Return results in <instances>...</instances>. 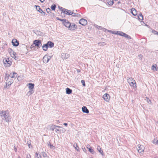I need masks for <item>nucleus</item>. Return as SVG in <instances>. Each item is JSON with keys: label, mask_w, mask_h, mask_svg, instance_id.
Instances as JSON below:
<instances>
[{"label": "nucleus", "mask_w": 158, "mask_h": 158, "mask_svg": "<svg viewBox=\"0 0 158 158\" xmlns=\"http://www.w3.org/2000/svg\"><path fill=\"white\" fill-rule=\"evenodd\" d=\"M63 124L65 126H67L68 125V124L67 123H64Z\"/></svg>", "instance_id": "nucleus-57"}, {"label": "nucleus", "mask_w": 158, "mask_h": 158, "mask_svg": "<svg viewBox=\"0 0 158 158\" xmlns=\"http://www.w3.org/2000/svg\"><path fill=\"white\" fill-rule=\"evenodd\" d=\"M28 87L30 90H32V89L34 88V85L32 83H29Z\"/></svg>", "instance_id": "nucleus-26"}, {"label": "nucleus", "mask_w": 158, "mask_h": 158, "mask_svg": "<svg viewBox=\"0 0 158 158\" xmlns=\"http://www.w3.org/2000/svg\"><path fill=\"white\" fill-rule=\"evenodd\" d=\"M69 29L71 30H74L77 28V26L74 23H70Z\"/></svg>", "instance_id": "nucleus-8"}, {"label": "nucleus", "mask_w": 158, "mask_h": 158, "mask_svg": "<svg viewBox=\"0 0 158 158\" xmlns=\"http://www.w3.org/2000/svg\"><path fill=\"white\" fill-rule=\"evenodd\" d=\"M36 7V9L38 11L39 10H40V7L39 6H35Z\"/></svg>", "instance_id": "nucleus-38"}, {"label": "nucleus", "mask_w": 158, "mask_h": 158, "mask_svg": "<svg viewBox=\"0 0 158 158\" xmlns=\"http://www.w3.org/2000/svg\"><path fill=\"white\" fill-rule=\"evenodd\" d=\"M42 154L44 158H48V156L45 152H42Z\"/></svg>", "instance_id": "nucleus-28"}, {"label": "nucleus", "mask_w": 158, "mask_h": 158, "mask_svg": "<svg viewBox=\"0 0 158 158\" xmlns=\"http://www.w3.org/2000/svg\"><path fill=\"white\" fill-rule=\"evenodd\" d=\"M12 43L14 46L15 47L18 46L19 44V42L15 39H14L12 40Z\"/></svg>", "instance_id": "nucleus-14"}, {"label": "nucleus", "mask_w": 158, "mask_h": 158, "mask_svg": "<svg viewBox=\"0 0 158 158\" xmlns=\"http://www.w3.org/2000/svg\"><path fill=\"white\" fill-rule=\"evenodd\" d=\"M156 64L155 66L154 65H152V69L155 71L157 70L156 68Z\"/></svg>", "instance_id": "nucleus-33"}, {"label": "nucleus", "mask_w": 158, "mask_h": 158, "mask_svg": "<svg viewBox=\"0 0 158 158\" xmlns=\"http://www.w3.org/2000/svg\"><path fill=\"white\" fill-rule=\"evenodd\" d=\"M62 128L61 130V131H62L63 132H64L65 131V129H64L63 128H62H62Z\"/></svg>", "instance_id": "nucleus-49"}, {"label": "nucleus", "mask_w": 158, "mask_h": 158, "mask_svg": "<svg viewBox=\"0 0 158 158\" xmlns=\"http://www.w3.org/2000/svg\"><path fill=\"white\" fill-rule=\"evenodd\" d=\"M107 3L109 5L111 6L113 4V0H107Z\"/></svg>", "instance_id": "nucleus-29"}, {"label": "nucleus", "mask_w": 158, "mask_h": 158, "mask_svg": "<svg viewBox=\"0 0 158 158\" xmlns=\"http://www.w3.org/2000/svg\"><path fill=\"white\" fill-rule=\"evenodd\" d=\"M48 127L49 128V130L52 131H53L56 127L62 128L61 127L53 124L49 125H48Z\"/></svg>", "instance_id": "nucleus-5"}, {"label": "nucleus", "mask_w": 158, "mask_h": 158, "mask_svg": "<svg viewBox=\"0 0 158 158\" xmlns=\"http://www.w3.org/2000/svg\"><path fill=\"white\" fill-rule=\"evenodd\" d=\"M40 1L42 2L43 3L45 1V0H40Z\"/></svg>", "instance_id": "nucleus-54"}, {"label": "nucleus", "mask_w": 158, "mask_h": 158, "mask_svg": "<svg viewBox=\"0 0 158 158\" xmlns=\"http://www.w3.org/2000/svg\"><path fill=\"white\" fill-rule=\"evenodd\" d=\"M31 156L30 154L27 155V158H31Z\"/></svg>", "instance_id": "nucleus-52"}, {"label": "nucleus", "mask_w": 158, "mask_h": 158, "mask_svg": "<svg viewBox=\"0 0 158 158\" xmlns=\"http://www.w3.org/2000/svg\"><path fill=\"white\" fill-rule=\"evenodd\" d=\"M61 131V130H59L57 128H56L55 129V132H56V133H57L58 131H59V132L60 131Z\"/></svg>", "instance_id": "nucleus-45"}, {"label": "nucleus", "mask_w": 158, "mask_h": 158, "mask_svg": "<svg viewBox=\"0 0 158 158\" xmlns=\"http://www.w3.org/2000/svg\"><path fill=\"white\" fill-rule=\"evenodd\" d=\"M38 11L40 13H43L44 14V15L45 14V13L41 9H40V10H39Z\"/></svg>", "instance_id": "nucleus-40"}, {"label": "nucleus", "mask_w": 158, "mask_h": 158, "mask_svg": "<svg viewBox=\"0 0 158 158\" xmlns=\"http://www.w3.org/2000/svg\"><path fill=\"white\" fill-rule=\"evenodd\" d=\"M72 90L68 88H67L66 89V92L67 94H71L72 93Z\"/></svg>", "instance_id": "nucleus-25"}, {"label": "nucleus", "mask_w": 158, "mask_h": 158, "mask_svg": "<svg viewBox=\"0 0 158 158\" xmlns=\"http://www.w3.org/2000/svg\"><path fill=\"white\" fill-rule=\"evenodd\" d=\"M61 8H62V7H59V9H60L62 11V9H61Z\"/></svg>", "instance_id": "nucleus-59"}, {"label": "nucleus", "mask_w": 158, "mask_h": 158, "mask_svg": "<svg viewBox=\"0 0 158 158\" xmlns=\"http://www.w3.org/2000/svg\"><path fill=\"white\" fill-rule=\"evenodd\" d=\"M68 15H72L73 17H79L81 15L78 14H76L74 12L71 11L70 10L68 14Z\"/></svg>", "instance_id": "nucleus-11"}, {"label": "nucleus", "mask_w": 158, "mask_h": 158, "mask_svg": "<svg viewBox=\"0 0 158 158\" xmlns=\"http://www.w3.org/2000/svg\"><path fill=\"white\" fill-rule=\"evenodd\" d=\"M82 149L83 150L85 151V152L86 151V150H85V148H82Z\"/></svg>", "instance_id": "nucleus-56"}, {"label": "nucleus", "mask_w": 158, "mask_h": 158, "mask_svg": "<svg viewBox=\"0 0 158 158\" xmlns=\"http://www.w3.org/2000/svg\"><path fill=\"white\" fill-rule=\"evenodd\" d=\"M152 143L156 145H158V140L154 139L152 141Z\"/></svg>", "instance_id": "nucleus-32"}, {"label": "nucleus", "mask_w": 158, "mask_h": 158, "mask_svg": "<svg viewBox=\"0 0 158 158\" xmlns=\"http://www.w3.org/2000/svg\"><path fill=\"white\" fill-rule=\"evenodd\" d=\"M123 33V32L117 31H116V32L115 33V34H117L119 35L122 36Z\"/></svg>", "instance_id": "nucleus-27"}, {"label": "nucleus", "mask_w": 158, "mask_h": 158, "mask_svg": "<svg viewBox=\"0 0 158 158\" xmlns=\"http://www.w3.org/2000/svg\"><path fill=\"white\" fill-rule=\"evenodd\" d=\"M82 111L83 113L88 114L89 113V110L85 106H83L82 108Z\"/></svg>", "instance_id": "nucleus-16"}, {"label": "nucleus", "mask_w": 158, "mask_h": 158, "mask_svg": "<svg viewBox=\"0 0 158 158\" xmlns=\"http://www.w3.org/2000/svg\"><path fill=\"white\" fill-rule=\"evenodd\" d=\"M138 17L139 20H142L143 19V16L141 13L139 14Z\"/></svg>", "instance_id": "nucleus-30"}, {"label": "nucleus", "mask_w": 158, "mask_h": 158, "mask_svg": "<svg viewBox=\"0 0 158 158\" xmlns=\"http://www.w3.org/2000/svg\"><path fill=\"white\" fill-rule=\"evenodd\" d=\"M126 38H127L128 39H131V37L128 35H127Z\"/></svg>", "instance_id": "nucleus-48"}, {"label": "nucleus", "mask_w": 158, "mask_h": 158, "mask_svg": "<svg viewBox=\"0 0 158 158\" xmlns=\"http://www.w3.org/2000/svg\"><path fill=\"white\" fill-rule=\"evenodd\" d=\"M61 9H62L61 11H62L63 13L66 14L67 15H68V13L69 12L70 10L63 8H61Z\"/></svg>", "instance_id": "nucleus-18"}, {"label": "nucleus", "mask_w": 158, "mask_h": 158, "mask_svg": "<svg viewBox=\"0 0 158 158\" xmlns=\"http://www.w3.org/2000/svg\"><path fill=\"white\" fill-rule=\"evenodd\" d=\"M147 100L148 102L150 104L151 103V101L148 98H147Z\"/></svg>", "instance_id": "nucleus-42"}, {"label": "nucleus", "mask_w": 158, "mask_h": 158, "mask_svg": "<svg viewBox=\"0 0 158 158\" xmlns=\"http://www.w3.org/2000/svg\"><path fill=\"white\" fill-rule=\"evenodd\" d=\"M33 43L38 48H40L42 46V44L40 40H35L33 42Z\"/></svg>", "instance_id": "nucleus-6"}, {"label": "nucleus", "mask_w": 158, "mask_h": 158, "mask_svg": "<svg viewBox=\"0 0 158 158\" xmlns=\"http://www.w3.org/2000/svg\"><path fill=\"white\" fill-rule=\"evenodd\" d=\"M127 34H125L124 33H123V35H122V36L126 37V36H127Z\"/></svg>", "instance_id": "nucleus-51"}, {"label": "nucleus", "mask_w": 158, "mask_h": 158, "mask_svg": "<svg viewBox=\"0 0 158 158\" xmlns=\"http://www.w3.org/2000/svg\"><path fill=\"white\" fill-rule=\"evenodd\" d=\"M47 12L48 13H50L51 12V10L49 8H48L46 9Z\"/></svg>", "instance_id": "nucleus-39"}, {"label": "nucleus", "mask_w": 158, "mask_h": 158, "mask_svg": "<svg viewBox=\"0 0 158 158\" xmlns=\"http://www.w3.org/2000/svg\"><path fill=\"white\" fill-rule=\"evenodd\" d=\"M9 78V75H8V74H5V79H6L7 78Z\"/></svg>", "instance_id": "nucleus-46"}, {"label": "nucleus", "mask_w": 158, "mask_h": 158, "mask_svg": "<svg viewBox=\"0 0 158 158\" xmlns=\"http://www.w3.org/2000/svg\"><path fill=\"white\" fill-rule=\"evenodd\" d=\"M77 71L78 73H80L81 71V70L80 69H77Z\"/></svg>", "instance_id": "nucleus-55"}, {"label": "nucleus", "mask_w": 158, "mask_h": 158, "mask_svg": "<svg viewBox=\"0 0 158 158\" xmlns=\"http://www.w3.org/2000/svg\"><path fill=\"white\" fill-rule=\"evenodd\" d=\"M9 53H10V55L12 57L14 58L15 60L17 59V57L16 56V52L12 51L11 48L9 49Z\"/></svg>", "instance_id": "nucleus-4"}, {"label": "nucleus", "mask_w": 158, "mask_h": 158, "mask_svg": "<svg viewBox=\"0 0 158 158\" xmlns=\"http://www.w3.org/2000/svg\"><path fill=\"white\" fill-rule=\"evenodd\" d=\"M103 99L106 102H108L110 100V96L107 94H105L102 97Z\"/></svg>", "instance_id": "nucleus-9"}, {"label": "nucleus", "mask_w": 158, "mask_h": 158, "mask_svg": "<svg viewBox=\"0 0 158 158\" xmlns=\"http://www.w3.org/2000/svg\"><path fill=\"white\" fill-rule=\"evenodd\" d=\"M56 5H52L51 6V8L52 10H55L56 8Z\"/></svg>", "instance_id": "nucleus-36"}, {"label": "nucleus", "mask_w": 158, "mask_h": 158, "mask_svg": "<svg viewBox=\"0 0 158 158\" xmlns=\"http://www.w3.org/2000/svg\"><path fill=\"white\" fill-rule=\"evenodd\" d=\"M47 44H48V47H49L50 48H52L54 46V44L51 41H48Z\"/></svg>", "instance_id": "nucleus-23"}, {"label": "nucleus", "mask_w": 158, "mask_h": 158, "mask_svg": "<svg viewBox=\"0 0 158 158\" xmlns=\"http://www.w3.org/2000/svg\"><path fill=\"white\" fill-rule=\"evenodd\" d=\"M50 58L47 55H45L43 58V60L44 63H47L49 61Z\"/></svg>", "instance_id": "nucleus-13"}, {"label": "nucleus", "mask_w": 158, "mask_h": 158, "mask_svg": "<svg viewBox=\"0 0 158 158\" xmlns=\"http://www.w3.org/2000/svg\"><path fill=\"white\" fill-rule=\"evenodd\" d=\"M108 31L110 32L111 33H113V34H115V33L113 31H111L108 30Z\"/></svg>", "instance_id": "nucleus-53"}, {"label": "nucleus", "mask_w": 158, "mask_h": 158, "mask_svg": "<svg viewBox=\"0 0 158 158\" xmlns=\"http://www.w3.org/2000/svg\"><path fill=\"white\" fill-rule=\"evenodd\" d=\"M88 149L89 151L92 154H94L95 153L94 151L92 149L91 147L89 145H88L86 147Z\"/></svg>", "instance_id": "nucleus-15"}, {"label": "nucleus", "mask_w": 158, "mask_h": 158, "mask_svg": "<svg viewBox=\"0 0 158 158\" xmlns=\"http://www.w3.org/2000/svg\"><path fill=\"white\" fill-rule=\"evenodd\" d=\"M61 56H62V58L63 59H67L69 56V54L67 53H62L61 54Z\"/></svg>", "instance_id": "nucleus-17"}, {"label": "nucleus", "mask_w": 158, "mask_h": 158, "mask_svg": "<svg viewBox=\"0 0 158 158\" xmlns=\"http://www.w3.org/2000/svg\"><path fill=\"white\" fill-rule=\"evenodd\" d=\"M98 44H99L100 46H104L106 45V44L105 42H103L98 43Z\"/></svg>", "instance_id": "nucleus-35"}, {"label": "nucleus", "mask_w": 158, "mask_h": 158, "mask_svg": "<svg viewBox=\"0 0 158 158\" xmlns=\"http://www.w3.org/2000/svg\"><path fill=\"white\" fill-rule=\"evenodd\" d=\"M18 158H20V156H18Z\"/></svg>", "instance_id": "nucleus-62"}, {"label": "nucleus", "mask_w": 158, "mask_h": 158, "mask_svg": "<svg viewBox=\"0 0 158 158\" xmlns=\"http://www.w3.org/2000/svg\"><path fill=\"white\" fill-rule=\"evenodd\" d=\"M20 78V77H18V80H19V78Z\"/></svg>", "instance_id": "nucleus-63"}, {"label": "nucleus", "mask_w": 158, "mask_h": 158, "mask_svg": "<svg viewBox=\"0 0 158 158\" xmlns=\"http://www.w3.org/2000/svg\"><path fill=\"white\" fill-rule=\"evenodd\" d=\"M6 80V85L8 86L11 85L13 82V81L12 79H9V78H7Z\"/></svg>", "instance_id": "nucleus-12"}, {"label": "nucleus", "mask_w": 158, "mask_h": 158, "mask_svg": "<svg viewBox=\"0 0 158 158\" xmlns=\"http://www.w3.org/2000/svg\"><path fill=\"white\" fill-rule=\"evenodd\" d=\"M14 149L15 152H16L17 151V148H16V147H15V145H14Z\"/></svg>", "instance_id": "nucleus-50"}, {"label": "nucleus", "mask_w": 158, "mask_h": 158, "mask_svg": "<svg viewBox=\"0 0 158 158\" xmlns=\"http://www.w3.org/2000/svg\"><path fill=\"white\" fill-rule=\"evenodd\" d=\"M56 19L59 20H60V21H64V19H60L58 17H57L56 18Z\"/></svg>", "instance_id": "nucleus-47"}, {"label": "nucleus", "mask_w": 158, "mask_h": 158, "mask_svg": "<svg viewBox=\"0 0 158 158\" xmlns=\"http://www.w3.org/2000/svg\"><path fill=\"white\" fill-rule=\"evenodd\" d=\"M155 34H156L158 35V32H157L156 31H155Z\"/></svg>", "instance_id": "nucleus-58"}, {"label": "nucleus", "mask_w": 158, "mask_h": 158, "mask_svg": "<svg viewBox=\"0 0 158 158\" xmlns=\"http://www.w3.org/2000/svg\"><path fill=\"white\" fill-rule=\"evenodd\" d=\"M36 156L37 157V158H42L41 156L39 154L37 153H35Z\"/></svg>", "instance_id": "nucleus-37"}, {"label": "nucleus", "mask_w": 158, "mask_h": 158, "mask_svg": "<svg viewBox=\"0 0 158 158\" xmlns=\"http://www.w3.org/2000/svg\"><path fill=\"white\" fill-rule=\"evenodd\" d=\"M34 92L33 90H30L27 93V94L29 96L31 95Z\"/></svg>", "instance_id": "nucleus-34"}, {"label": "nucleus", "mask_w": 158, "mask_h": 158, "mask_svg": "<svg viewBox=\"0 0 158 158\" xmlns=\"http://www.w3.org/2000/svg\"><path fill=\"white\" fill-rule=\"evenodd\" d=\"M127 82L130 84V85L133 87L134 88H136V84L135 80L131 78H129L127 79Z\"/></svg>", "instance_id": "nucleus-2"}, {"label": "nucleus", "mask_w": 158, "mask_h": 158, "mask_svg": "<svg viewBox=\"0 0 158 158\" xmlns=\"http://www.w3.org/2000/svg\"><path fill=\"white\" fill-rule=\"evenodd\" d=\"M48 145L50 146L51 148H54V147L52 145H51L50 143L48 144Z\"/></svg>", "instance_id": "nucleus-43"}, {"label": "nucleus", "mask_w": 158, "mask_h": 158, "mask_svg": "<svg viewBox=\"0 0 158 158\" xmlns=\"http://www.w3.org/2000/svg\"><path fill=\"white\" fill-rule=\"evenodd\" d=\"M138 57H139V59H141V60L142 59V58L143 57V56L142 55L140 54V55H138Z\"/></svg>", "instance_id": "nucleus-44"}, {"label": "nucleus", "mask_w": 158, "mask_h": 158, "mask_svg": "<svg viewBox=\"0 0 158 158\" xmlns=\"http://www.w3.org/2000/svg\"><path fill=\"white\" fill-rule=\"evenodd\" d=\"M48 47V46L47 43L44 44L42 46V48L43 50L45 51L47 50Z\"/></svg>", "instance_id": "nucleus-22"}, {"label": "nucleus", "mask_w": 158, "mask_h": 158, "mask_svg": "<svg viewBox=\"0 0 158 158\" xmlns=\"http://www.w3.org/2000/svg\"><path fill=\"white\" fill-rule=\"evenodd\" d=\"M73 147L75 148L76 150L78 151H79V148L77 144L76 143H75L73 145Z\"/></svg>", "instance_id": "nucleus-31"}, {"label": "nucleus", "mask_w": 158, "mask_h": 158, "mask_svg": "<svg viewBox=\"0 0 158 158\" xmlns=\"http://www.w3.org/2000/svg\"><path fill=\"white\" fill-rule=\"evenodd\" d=\"M115 1H117L118 0H114Z\"/></svg>", "instance_id": "nucleus-64"}, {"label": "nucleus", "mask_w": 158, "mask_h": 158, "mask_svg": "<svg viewBox=\"0 0 158 158\" xmlns=\"http://www.w3.org/2000/svg\"><path fill=\"white\" fill-rule=\"evenodd\" d=\"M31 145V144H28V146H29V148H30V146Z\"/></svg>", "instance_id": "nucleus-60"}, {"label": "nucleus", "mask_w": 158, "mask_h": 158, "mask_svg": "<svg viewBox=\"0 0 158 158\" xmlns=\"http://www.w3.org/2000/svg\"><path fill=\"white\" fill-rule=\"evenodd\" d=\"M0 115L2 119L5 120L6 122L11 121V118L8 110L6 111L0 110Z\"/></svg>", "instance_id": "nucleus-1"}, {"label": "nucleus", "mask_w": 158, "mask_h": 158, "mask_svg": "<svg viewBox=\"0 0 158 158\" xmlns=\"http://www.w3.org/2000/svg\"><path fill=\"white\" fill-rule=\"evenodd\" d=\"M76 11H77V10H76V11H74V10H73V12H74L75 13V12H76Z\"/></svg>", "instance_id": "nucleus-61"}, {"label": "nucleus", "mask_w": 158, "mask_h": 158, "mask_svg": "<svg viewBox=\"0 0 158 158\" xmlns=\"http://www.w3.org/2000/svg\"><path fill=\"white\" fill-rule=\"evenodd\" d=\"M63 21V24L64 25L68 28L69 27L71 23L68 21V20H66L64 19V21Z\"/></svg>", "instance_id": "nucleus-10"}, {"label": "nucleus", "mask_w": 158, "mask_h": 158, "mask_svg": "<svg viewBox=\"0 0 158 158\" xmlns=\"http://www.w3.org/2000/svg\"><path fill=\"white\" fill-rule=\"evenodd\" d=\"M18 74L16 73H11L10 75L9 76L11 78H13L15 77H17Z\"/></svg>", "instance_id": "nucleus-21"}, {"label": "nucleus", "mask_w": 158, "mask_h": 158, "mask_svg": "<svg viewBox=\"0 0 158 158\" xmlns=\"http://www.w3.org/2000/svg\"><path fill=\"white\" fill-rule=\"evenodd\" d=\"M131 13L134 16H136L137 15L136 10L133 8L131 9Z\"/></svg>", "instance_id": "nucleus-20"}, {"label": "nucleus", "mask_w": 158, "mask_h": 158, "mask_svg": "<svg viewBox=\"0 0 158 158\" xmlns=\"http://www.w3.org/2000/svg\"><path fill=\"white\" fill-rule=\"evenodd\" d=\"M97 150L98 151L99 153H100V154L102 155L103 156L104 153H103V150H102V148H100V146H98L97 147Z\"/></svg>", "instance_id": "nucleus-19"}, {"label": "nucleus", "mask_w": 158, "mask_h": 158, "mask_svg": "<svg viewBox=\"0 0 158 158\" xmlns=\"http://www.w3.org/2000/svg\"><path fill=\"white\" fill-rule=\"evenodd\" d=\"M81 82L82 84V85L83 86H85V82L84 80H81Z\"/></svg>", "instance_id": "nucleus-41"}, {"label": "nucleus", "mask_w": 158, "mask_h": 158, "mask_svg": "<svg viewBox=\"0 0 158 158\" xmlns=\"http://www.w3.org/2000/svg\"><path fill=\"white\" fill-rule=\"evenodd\" d=\"M5 62L7 63V66L9 67L11 65V62L10 61L8 58L5 59Z\"/></svg>", "instance_id": "nucleus-24"}, {"label": "nucleus", "mask_w": 158, "mask_h": 158, "mask_svg": "<svg viewBox=\"0 0 158 158\" xmlns=\"http://www.w3.org/2000/svg\"><path fill=\"white\" fill-rule=\"evenodd\" d=\"M79 23L82 26H85L87 23V21L84 19H81L79 21Z\"/></svg>", "instance_id": "nucleus-7"}, {"label": "nucleus", "mask_w": 158, "mask_h": 158, "mask_svg": "<svg viewBox=\"0 0 158 158\" xmlns=\"http://www.w3.org/2000/svg\"><path fill=\"white\" fill-rule=\"evenodd\" d=\"M137 147V149L138 152L139 153H143L144 150V147L143 146L139 144L138 145Z\"/></svg>", "instance_id": "nucleus-3"}]
</instances>
